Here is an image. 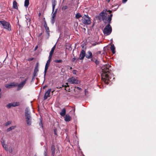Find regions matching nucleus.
Listing matches in <instances>:
<instances>
[{"label":"nucleus","mask_w":156,"mask_h":156,"mask_svg":"<svg viewBox=\"0 0 156 156\" xmlns=\"http://www.w3.org/2000/svg\"><path fill=\"white\" fill-rule=\"evenodd\" d=\"M25 117H27V116H30V115H25Z\"/></svg>","instance_id":"obj_46"},{"label":"nucleus","mask_w":156,"mask_h":156,"mask_svg":"<svg viewBox=\"0 0 156 156\" xmlns=\"http://www.w3.org/2000/svg\"><path fill=\"white\" fill-rule=\"evenodd\" d=\"M67 8V6H65L62 7V9L65 10Z\"/></svg>","instance_id":"obj_35"},{"label":"nucleus","mask_w":156,"mask_h":156,"mask_svg":"<svg viewBox=\"0 0 156 156\" xmlns=\"http://www.w3.org/2000/svg\"><path fill=\"white\" fill-rule=\"evenodd\" d=\"M70 117L67 115H66L65 117V120L66 121H69L70 120Z\"/></svg>","instance_id":"obj_18"},{"label":"nucleus","mask_w":156,"mask_h":156,"mask_svg":"<svg viewBox=\"0 0 156 156\" xmlns=\"http://www.w3.org/2000/svg\"><path fill=\"white\" fill-rule=\"evenodd\" d=\"M111 66L109 65H105L102 68L103 73L101 75V79L105 83L108 84L111 76H113V74H111L109 72V68Z\"/></svg>","instance_id":"obj_1"},{"label":"nucleus","mask_w":156,"mask_h":156,"mask_svg":"<svg viewBox=\"0 0 156 156\" xmlns=\"http://www.w3.org/2000/svg\"><path fill=\"white\" fill-rule=\"evenodd\" d=\"M26 122H27V124L28 125H30V124H31V116H27V117H26Z\"/></svg>","instance_id":"obj_14"},{"label":"nucleus","mask_w":156,"mask_h":156,"mask_svg":"<svg viewBox=\"0 0 156 156\" xmlns=\"http://www.w3.org/2000/svg\"><path fill=\"white\" fill-rule=\"evenodd\" d=\"M12 107H15L17 106H18L19 105L20 103L19 102H14L13 103H12Z\"/></svg>","instance_id":"obj_24"},{"label":"nucleus","mask_w":156,"mask_h":156,"mask_svg":"<svg viewBox=\"0 0 156 156\" xmlns=\"http://www.w3.org/2000/svg\"><path fill=\"white\" fill-rule=\"evenodd\" d=\"M11 107H12V103L6 105V107L8 108H10Z\"/></svg>","instance_id":"obj_29"},{"label":"nucleus","mask_w":156,"mask_h":156,"mask_svg":"<svg viewBox=\"0 0 156 156\" xmlns=\"http://www.w3.org/2000/svg\"><path fill=\"white\" fill-rule=\"evenodd\" d=\"M13 7L15 9H17L18 7L17 5V2L15 1H14L13 2Z\"/></svg>","instance_id":"obj_23"},{"label":"nucleus","mask_w":156,"mask_h":156,"mask_svg":"<svg viewBox=\"0 0 156 156\" xmlns=\"http://www.w3.org/2000/svg\"><path fill=\"white\" fill-rule=\"evenodd\" d=\"M41 34H40V35H41Z\"/></svg>","instance_id":"obj_56"},{"label":"nucleus","mask_w":156,"mask_h":156,"mask_svg":"<svg viewBox=\"0 0 156 156\" xmlns=\"http://www.w3.org/2000/svg\"><path fill=\"white\" fill-rule=\"evenodd\" d=\"M41 15V13H40L39 14V16H40Z\"/></svg>","instance_id":"obj_48"},{"label":"nucleus","mask_w":156,"mask_h":156,"mask_svg":"<svg viewBox=\"0 0 156 156\" xmlns=\"http://www.w3.org/2000/svg\"><path fill=\"white\" fill-rule=\"evenodd\" d=\"M1 89L0 88V98H1L2 96V94L1 93Z\"/></svg>","instance_id":"obj_38"},{"label":"nucleus","mask_w":156,"mask_h":156,"mask_svg":"<svg viewBox=\"0 0 156 156\" xmlns=\"http://www.w3.org/2000/svg\"><path fill=\"white\" fill-rule=\"evenodd\" d=\"M55 45L51 49V51L50 53L51 54H52L53 55V52H54V50L55 49Z\"/></svg>","instance_id":"obj_26"},{"label":"nucleus","mask_w":156,"mask_h":156,"mask_svg":"<svg viewBox=\"0 0 156 156\" xmlns=\"http://www.w3.org/2000/svg\"><path fill=\"white\" fill-rule=\"evenodd\" d=\"M82 22L85 24H90L91 21L90 18L87 15H84L82 17Z\"/></svg>","instance_id":"obj_6"},{"label":"nucleus","mask_w":156,"mask_h":156,"mask_svg":"<svg viewBox=\"0 0 156 156\" xmlns=\"http://www.w3.org/2000/svg\"><path fill=\"white\" fill-rule=\"evenodd\" d=\"M38 71V69L37 67H35L34 70L33 74L34 76H37V73Z\"/></svg>","instance_id":"obj_20"},{"label":"nucleus","mask_w":156,"mask_h":156,"mask_svg":"<svg viewBox=\"0 0 156 156\" xmlns=\"http://www.w3.org/2000/svg\"><path fill=\"white\" fill-rule=\"evenodd\" d=\"M51 89H50L48 90L47 91L45 92L44 97V100L47 99L50 96V94L51 91Z\"/></svg>","instance_id":"obj_10"},{"label":"nucleus","mask_w":156,"mask_h":156,"mask_svg":"<svg viewBox=\"0 0 156 156\" xmlns=\"http://www.w3.org/2000/svg\"><path fill=\"white\" fill-rule=\"evenodd\" d=\"M47 149L46 148H45V151H44V156H48L47 153Z\"/></svg>","instance_id":"obj_33"},{"label":"nucleus","mask_w":156,"mask_h":156,"mask_svg":"<svg viewBox=\"0 0 156 156\" xmlns=\"http://www.w3.org/2000/svg\"><path fill=\"white\" fill-rule=\"evenodd\" d=\"M40 125L42 127H43V124L41 121L40 123Z\"/></svg>","instance_id":"obj_39"},{"label":"nucleus","mask_w":156,"mask_h":156,"mask_svg":"<svg viewBox=\"0 0 156 156\" xmlns=\"http://www.w3.org/2000/svg\"><path fill=\"white\" fill-rule=\"evenodd\" d=\"M112 11L110 10H104L99 16L100 20H102L104 23H110L112 14H110Z\"/></svg>","instance_id":"obj_2"},{"label":"nucleus","mask_w":156,"mask_h":156,"mask_svg":"<svg viewBox=\"0 0 156 156\" xmlns=\"http://www.w3.org/2000/svg\"><path fill=\"white\" fill-rule=\"evenodd\" d=\"M52 156H54V154H55V151H54L53 150H52Z\"/></svg>","instance_id":"obj_36"},{"label":"nucleus","mask_w":156,"mask_h":156,"mask_svg":"<svg viewBox=\"0 0 156 156\" xmlns=\"http://www.w3.org/2000/svg\"><path fill=\"white\" fill-rule=\"evenodd\" d=\"M50 61H49V60H48L47 61V63L46 64L45 67V69L44 71V76H45L46 74V73L48 69V68L49 66L50 63Z\"/></svg>","instance_id":"obj_13"},{"label":"nucleus","mask_w":156,"mask_h":156,"mask_svg":"<svg viewBox=\"0 0 156 156\" xmlns=\"http://www.w3.org/2000/svg\"><path fill=\"white\" fill-rule=\"evenodd\" d=\"M68 81L71 84H78L80 82V81L73 77H72L68 79Z\"/></svg>","instance_id":"obj_7"},{"label":"nucleus","mask_w":156,"mask_h":156,"mask_svg":"<svg viewBox=\"0 0 156 156\" xmlns=\"http://www.w3.org/2000/svg\"><path fill=\"white\" fill-rule=\"evenodd\" d=\"M86 56V58L88 59L91 58L92 57V53L91 51H88L87 52V54Z\"/></svg>","instance_id":"obj_15"},{"label":"nucleus","mask_w":156,"mask_h":156,"mask_svg":"<svg viewBox=\"0 0 156 156\" xmlns=\"http://www.w3.org/2000/svg\"><path fill=\"white\" fill-rule=\"evenodd\" d=\"M45 28L46 31L47 33V34L49 35V28L48 27H46Z\"/></svg>","instance_id":"obj_31"},{"label":"nucleus","mask_w":156,"mask_h":156,"mask_svg":"<svg viewBox=\"0 0 156 156\" xmlns=\"http://www.w3.org/2000/svg\"><path fill=\"white\" fill-rule=\"evenodd\" d=\"M66 113V109L64 108H63L61 112L60 113V114L62 116H63L65 115Z\"/></svg>","instance_id":"obj_19"},{"label":"nucleus","mask_w":156,"mask_h":156,"mask_svg":"<svg viewBox=\"0 0 156 156\" xmlns=\"http://www.w3.org/2000/svg\"><path fill=\"white\" fill-rule=\"evenodd\" d=\"M0 25H1L5 29L9 31H11V27L10 23L5 20L0 21Z\"/></svg>","instance_id":"obj_3"},{"label":"nucleus","mask_w":156,"mask_h":156,"mask_svg":"<svg viewBox=\"0 0 156 156\" xmlns=\"http://www.w3.org/2000/svg\"><path fill=\"white\" fill-rule=\"evenodd\" d=\"M55 134H56V132H55Z\"/></svg>","instance_id":"obj_52"},{"label":"nucleus","mask_w":156,"mask_h":156,"mask_svg":"<svg viewBox=\"0 0 156 156\" xmlns=\"http://www.w3.org/2000/svg\"><path fill=\"white\" fill-rule=\"evenodd\" d=\"M0 156H1V155H0Z\"/></svg>","instance_id":"obj_57"},{"label":"nucleus","mask_w":156,"mask_h":156,"mask_svg":"<svg viewBox=\"0 0 156 156\" xmlns=\"http://www.w3.org/2000/svg\"><path fill=\"white\" fill-rule=\"evenodd\" d=\"M77 71L76 70H73V74L76 75Z\"/></svg>","instance_id":"obj_34"},{"label":"nucleus","mask_w":156,"mask_h":156,"mask_svg":"<svg viewBox=\"0 0 156 156\" xmlns=\"http://www.w3.org/2000/svg\"><path fill=\"white\" fill-rule=\"evenodd\" d=\"M70 69H72V67H71L70 68Z\"/></svg>","instance_id":"obj_53"},{"label":"nucleus","mask_w":156,"mask_h":156,"mask_svg":"<svg viewBox=\"0 0 156 156\" xmlns=\"http://www.w3.org/2000/svg\"><path fill=\"white\" fill-rule=\"evenodd\" d=\"M56 13L57 11L56 10L52 14L51 19V22L52 24H53L55 22Z\"/></svg>","instance_id":"obj_12"},{"label":"nucleus","mask_w":156,"mask_h":156,"mask_svg":"<svg viewBox=\"0 0 156 156\" xmlns=\"http://www.w3.org/2000/svg\"><path fill=\"white\" fill-rule=\"evenodd\" d=\"M1 142L3 147L7 151L11 153L12 152V150L11 147H9V148L7 147V145L5 144V139L2 138Z\"/></svg>","instance_id":"obj_4"},{"label":"nucleus","mask_w":156,"mask_h":156,"mask_svg":"<svg viewBox=\"0 0 156 156\" xmlns=\"http://www.w3.org/2000/svg\"><path fill=\"white\" fill-rule=\"evenodd\" d=\"M77 88L79 90H80L81 88L78 87H77Z\"/></svg>","instance_id":"obj_47"},{"label":"nucleus","mask_w":156,"mask_h":156,"mask_svg":"<svg viewBox=\"0 0 156 156\" xmlns=\"http://www.w3.org/2000/svg\"><path fill=\"white\" fill-rule=\"evenodd\" d=\"M54 91V90H53V91H52L51 92L52 94H53V92Z\"/></svg>","instance_id":"obj_50"},{"label":"nucleus","mask_w":156,"mask_h":156,"mask_svg":"<svg viewBox=\"0 0 156 156\" xmlns=\"http://www.w3.org/2000/svg\"><path fill=\"white\" fill-rule=\"evenodd\" d=\"M27 79V78H26L24 80L20 83L19 84H17V86H18V87L17 90H19L22 89L24 85L25 84Z\"/></svg>","instance_id":"obj_8"},{"label":"nucleus","mask_w":156,"mask_h":156,"mask_svg":"<svg viewBox=\"0 0 156 156\" xmlns=\"http://www.w3.org/2000/svg\"><path fill=\"white\" fill-rule=\"evenodd\" d=\"M53 150L54 151H55V147L54 146H52L51 151H52Z\"/></svg>","instance_id":"obj_37"},{"label":"nucleus","mask_w":156,"mask_h":156,"mask_svg":"<svg viewBox=\"0 0 156 156\" xmlns=\"http://www.w3.org/2000/svg\"><path fill=\"white\" fill-rule=\"evenodd\" d=\"M15 128V126H12L9 128L7 129V131L8 132L9 131L11 130L12 129H14Z\"/></svg>","instance_id":"obj_27"},{"label":"nucleus","mask_w":156,"mask_h":156,"mask_svg":"<svg viewBox=\"0 0 156 156\" xmlns=\"http://www.w3.org/2000/svg\"><path fill=\"white\" fill-rule=\"evenodd\" d=\"M86 53L85 51L83 50H82L80 52V60H83V59L84 57L85 56Z\"/></svg>","instance_id":"obj_11"},{"label":"nucleus","mask_w":156,"mask_h":156,"mask_svg":"<svg viewBox=\"0 0 156 156\" xmlns=\"http://www.w3.org/2000/svg\"><path fill=\"white\" fill-rule=\"evenodd\" d=\"M110 24V23H108V25L105 26L103 30L104 34L106 35H109L112 31V27Z\"/></svg>","instance_id":"obj_5"},{"label":"nucleus","mask_w":156,"mask_h":156,"mask_svg":"<svg viewBox=\"0 0 156 156\" xmlns=\"http://www.w3.org/2000/svg\"><path fill=\"white\" fill-rule=\"evenodd\" d=\"M66 85H65L64 86V87H67V86H68V83H66Z\"/></svg>","instance_id":"obj_41"},{"label":"nucleus","mask_w":156,"mask_h":156,"mask_svg":"<svg viewBox=\"0 0 156 156\" xmlns=\"http://www.w3.org/2000/svg\"><path fill=\"white\" fill-rule=\"evenodd\" d=\"M52 54H51L49 53V55L48 57V60H49V61H51V57L52 55Z\"/></svg>","instance_id":"obj_30"},{"label":"nucleus","mask_w":156,"mask_h":156,"mask_svg":"<svg viewBox=\"0 0 156 156\" xmlns=\"http://www.w3.org/2000/svg\"><path fill=\"white\" fill-rule=\"evenodd\" d=\"M122 0V2L124 3H125L127 1V0Z\"/></svg>","instance_id":"obj_40"},{"label":"nucleus","mask_w":156,"mask_h":156,"mask_svg":"<svg viewBox=\"0 0 156 156\" xmlns=\"http://www.w3.org/2000/svg\"><path fill=\"white\" fill-rule=\"evenodd\" d=\"M37 47H38L37 46L35 48V50H36L37 49Z\"/></svg>","instance_id":"obj_44"},{"label":"nucleus","mask_w":156,"mask_h":156,"mask_svg":"<svg viewBox=\"0 0 156 156\" xmlns=\"http://www.w3.org/2000/svg\"><path fill=\"white\" fill-rule=\"evenodd\" d=\"M76 60V58L75 57L73 58L72 59V60L73 61H74Z\"/></svg>","instance_id":"obj_42"},{"label":"nucleus","mask_w":156,"mask_h":156,"mask_svg":"<svg viewBox=\"0 0 156 156\" xmlns=\"http://www.w3.org/2000/svg\"><path fill=\"white\" fill-rule=\"evenodd\" d=\"M29 4V0H25L24 2V6L26 7H28Z\"/></svg>","instance_id":"obj_22"},{"label":"nucleus","mask_w":156,"mask_h":156,"mask_svg":"<svg viewBox=\"0 0 156 156\" xmlns=\"http://www.w3.org/2000/svg\"><path fill=\"white\" fill-rule=\"evenodd\" d=\"M41 34H40V35H41Z\"/></svg>","instance_id":"obj_54"},{"label":"nucleus","mask_w":156,"mask_h":156,"mask_svg":"<svg viewBox=\"0 0 156 156\" xmlns=\"http://www.w3.org/2000/svg\"><path fill=\"white\" fill-rule=\"evenodd\" d=\"M56 0H52V12H53L55 5L56 4Z\"/></svg>","instance_id":"obj_16"},{"label":"nucleus","mask_w":156,"mask_h":156,"mask_svg":"<svg viewBox=\"0 0 156 156\" xmlns=\"http://www.w3.org/2000/svg\"><path fill=\"white\" fill-rule=\"evenodd\" d=\"M11 123V122L10 121H8L6 123H5V125L6 126L9 125Z\"/></svg>","instance_id":"obj_32"},{"label":"nucleus","mask_w":156,"mask_h":156,"mask_svg":"<svg viewBox=\"0 0 156 156\" xmlns=\"http://www.w3.org/2000/svg\"><path fill=\"white\" fill-rule=\"evenodd\" d=\"M47 87V86H45L44 87V88L45 87Z\"/></svg>","instance_id":"obj_49"},{"label":"nucleus","mask_w":156,"mask_h":156,"mask_svg":"<svg viewBox=\"0 0 156 156\" xmlns=\"http://www.w3.org/2000/svg\"><path fill=\"white\" fill-rule=\"evenodd\" d=\"M41 34H40V35H41Z\"/></svg>","instance_id":"obj_55"},{"label":"nucleus","mask_w":156,"mask_h":156,"mask_svg":"<svg viewBox=\"0 0 156 156\" xmlns=\"http://www.w3.org/2000/svg\"><path fill=\"white\" fill-rule=\"evenodd\" d=\"M82 17V15L79 13H77L76 15V16H75L76 18L77 19H78L80 18V17Z\"/></svg>","instance_id":"obj_25"},{"label":"nucleus","mask_w":156,"mask_h":156,"mask_svg":"<svg viewBox=\"0 0 156 156\" xmlns=\"http://www.w3.org/2000/svg\"><path fill=\"white\" fill-rule=\"evenodd\" d=\"M30 110L28 108H26L25 111V115H29L30 114Z\"/></svg>","instance_id":"obj_21"},{"label":"nucleus","mask_w":156,"mask_h":156,"mask_svg":"<svg viewBox=\"0 0 156 156\" xmlns=\"http://www.w3.org/2000/svg\"><path fill=\"white\" fill-rule=\"evenodd\" d=\"M17 83H12L9 84H6L5 87L6 88H10L15 86H17Z\"/></svg>","instance_id":"obj_9"},{"label":"nucleus","mask_w":156,"mask_h":156,"mask_svg":"<svg viewBox=\"0 0 156 156\" xmlns=\"http://www.w3.org/2000/svg\"><path fill=\"white\" fill-rule=\"evenodd\" d=\"M55 62L56 63H61L62 62V60H55Z\"/></svg>","instance_id":"obj_28"},{"label":"nucleus","mask_w":156,"mask_h":156,"mask_svg":"<svg viewBox=\"0 0 156 156\" xmlns=\"http://www.w3.org/2000/svg\"><path fill=\"white\" fill-rule=\"evenodd\" d=\"M87 92V90H85V94H86Z\"/></svg>","instance_id":"obj_45"},{"label":"nucleus","mask_w":156,"mask_h":156,"mask_svg":"<svg viewBox=\"0 0 156 156\" xmlns=\"http://www.w3.org/2000/svg\"><path fill=\"white\" fill-rule=\"evenodd\" d=\"M44 27L45 28H46V27H48L47 26V24L46 23H45L44 25Z\"/></svg>","instance_id":"obj_43"},{"label":"nucleus","mask_w":156,"mask_h":156,"mask_svg":"<svg viewBox=\"0 0 156 156\" xmlns=\"http://www.w3.org/2000/svg\"><path fill=\"white\" fill-rule=\"evenodd\" d=\"M110 49L112 53L113 54L115 53V48L114 44H112V45H111Z\"/></svg>","instance_id":"obj_17"},{"label":"nucleus","mask_w":156,"mask_h":156,"mask_svg":"<svg viewBox=\"0 0 156 156\" xmlns=\"http://www.w3.org/2000/svg\"><path fill=\"white\" fill-rule=\"evenodd\" d=\"M110 0H108V2H109Z\"/></svg>","instance_id":"obj_51"}]
</instances>
